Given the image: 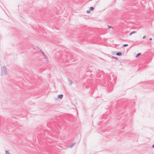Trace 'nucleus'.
Wrapping results in <instances>:
<instances>
[{"label":"nucleus","mask_w":154,"mask_h":154,"mask_svg":"<svg viewBox=\"0 0 154 154\" xmlns=\"http://www.w3.org/2000/svg\"><path fill=\"white\" fill-rule=\"evenodd\" d=\"M141 53H138V54H137V55L136 56V57L137 58V57H139V56H140V55H141Z\"/></svg>","instance_id":"nucleus-9"},{"label":"nucleus","mask_w":154,"mask_h":154,"mask_svg":"<svg viewBox=\"0 0 154 154\" xmlns=\"http://www.w3.org/2000/svg\"><path fill=\"white\" fill-rule=\"evenodd\" d=\"M123 46L124 47H125V44L123 45Z\"/></svg>","instance_id":"nucleus-18"},{"label":"nucleus","mask_w":154,"mask_h":154,"mask_svg":"<svg viewBox=\"0 0 154 154\" xmlns=\"http://www.w3.org/2000/svg\"><path fill=\"white\" fill-rule=\"evenodd\" d=\"M94 9V8L93 7H91L90 9V10L91 11H93Z\"/></svg>","instance_id":"nucleus-11"},{"label":"nucleus","mask_w":154,"mask_h":154,"mask_svg":"<svg viewBox=\"0 0 154 154\" xmlns=\"http://www.w3.org/2000/svg\"><path fill=\"white\" fill-rule=\"evenodd\" d=\"M146 36H144L143 37V38H146Z\"/></svg>","instance_id":"nucleus-14"},{"label":"nucleus","mask_w":154,"mask_h":154,"mask_svg":"<svg viewBox=\"0 0 154 154\" xmlns=\"http://www.w3.org/2000/svg\"><path fill=\"white\" fill-rule=\"evenodd\" d=\"M136 32L135 31H133V32H131L130 34H129V35H131L132 34H134V33H135Z\"/></svg>","instance_id":"nucleus-8"},{"label":"nucleus","mask_w":154,"mask_h":154,"mask_svg":"<svg viewBox=\"0 0 154 154\" xmlns=\"http://www.w3.org/2000/svg\"><path fill=\"white\" fill-rule=\"evenodd\" d=\"M116 55L119 56H121L122 55V53L121 52H117L116 54Z\"/></svg>","instance_id":"nucleus-6"},{"label":"nucleus","mask_w":154,"mask_h":154,"mask_svg":"<svg viewBox=\"0 0 154 154\" xmlns=\"http://www.w3.org/2000/svg\"><path fill=\"white\" fill-rule=\"evenodd\" d=\"M109 79L110 80H113L114 79V77L112 73H110L109 75Z\"/></svg>","instance_id":"nucleus-2"},{"label":"nucleus","mask_w":154,"mask_h":154,"mask_svg":"<svg viewBox=\"0 0 154 154\" xmlns=\"http://www.w3.org/2000/svg\"><path fill=\"white\" fill-rule=\"evenodd\" d=\"M63 95L62 94H59L58 95V98L61 99L63 97Z\"/></svg>","instance_id":"nucleus-4"},{"label":"nucleus","mask_w":154,"mask_h":154,"mask_svg":"<svg viewBox=\"0 0 154 154\" xmlns=\"http://www.w3.org/2000/svg\"><path fill=\"white\" fill-rule=\"evenodd\" d=\"M42 53L44 57L46 59V60L47 61H48V58L44 54V53L42 51Z\"/></svg>","instance_id":"nucleus-3"},{"label":"nucleus","mask_w":154,"mask_h":154,"mask_svg":"<svg viewBox=\"0 0 154 154\" xmlns=\"http://www.w3.org/2000/svg\"><path fill=\"white\" fill-rule=\"evenodd\" d=\"M75 144H76V143H72V144L71 145L69 146L70 148L72 147L73 146H75Z\"/></svg>","instance_id":"nucleus-7"},{"label":"nucleus","mask_w":154,"mask_h":154,"mask_svg":"<svg viewBox=\"0 0 154 154\" xmlns=\"http://www.w3.org/2000/svg\"><path fill=\"white\" fill-rule=\"evenodd\" d=\"M68 80L70 85H72V84L73 82L71 80L68 79Z\"/></svg>","instance_id":"nucleus-5"},{"label":"nucleus","mask_w":154,"mask_h":154,"mask_svg":"<svg viewBox=\"0 0 154 154\" xmlns=\"http://www.w3.org/2000/svg\"><path fill=\"white\" fill-rule=\"evenodd\" d=\"M112 59H116V60H118V58H117V57H112Z\"/></svg>","instance_id":"nucleus-12"},{"label":"nucleus","mask_w":154,"mask_h":154,"mask_svg":"<svg viewBox=\"0 0 154 154\" xmlns=\"http://www.w3.org/2000/svg\"><path fill=\"white\" fill-rule=\"evenodd\" d=\"M108 26L109 27V28H112V27L111 26Z\"/></svg>","instance_id":"nucleus-17"},{"label":"nucleus","mask_w":154,"mask_h":154,"mask_svg":"<svg viewBox=\"0 0 154 154\" xmlns=\"http://www.w3.org/2000/svg\"><path fill=\"white\" fill-rule=\"evenodd\" d=\"M152 147L154 148V144L152 145Z\"/></svg>","instance_id":"nucleus-15"},{"label":"nucleus","mask_w":154,"mask_h":154,"mask_svg":"<svg viewBox=\"0 0 154 154\" xmlns=\"http://www.w3.org/2000/svg\"><path fill=\"white\" fill-rule=\"evenodd\" d=\"M149 40H152V38H150L149 39Z\"/></svg>","instance_id":"nucleus-16"},{"label":"nucleus","mask_w":154,"mask_h":154,"mask_svg":"<svg viewBox=\"0 0 154 154\" xmlns=\"http://www.w3.org/2000/svg\"><path fill=\"white\" fill-rule=\"evenodd\" d=\"M5 153L6 154H10V153L8 151L6 150L5 151Z\"/></svg>","instance_id":"nucleus-10"},{"label":"nucleus","mask_w":154,"mask_h":154,"mask_svg":"<svg viewBox=\"0 0 154 154\" xmlns=\"http://www.w3.org/2000/svg\"><path fill=\"white\" fill-rule=\"evenodd\" d=\"M86 12H87V13H88V14H89V13H90V10H88V11H86Z\"/></svg>","instance_id":"nucleus-13"},{"label":"nucleus","mask_w":154,"mask_h":154,"mask_svg":"<svg viewBox=\"0 0 154 154\" xmlns=\"http://www.w3.org/2000/svg\"><path fill=\"white\" fill-rule=\"evenodd\" d=\"M7 73V71L6 68H2V75H6Z\"/></svg>","instance_id":"nucleus-1"},{"label":"nucleus","mask_w":154,"mask_h":154,"mask_svg":"<svg viewBox=\"0 0 154 154\" xmlns=\"http://www.w3.org/2000/svg\"><path fill=\"white\" fill-rule=\"evenodd\" d=\"M128 46V45L126 44V47Z\"/></svg>","instance_id":"nucleus-19"}]
</instances>
